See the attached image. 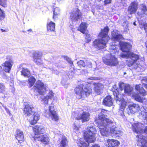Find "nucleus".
Instances as JSON below:
<instances>
[{
	"label": "nucleus",
	"mask_w": 147,
	"mask_h": 147,
	"mask_svg": "<svg viewBox=\"0 0 147 147\" xmlns=\"http://www.w3.org/2000/svg\"><path fill=\"white\" fill-rule=\"evenodd\" d=\"M108 110L102 109L100 113L97 117L94 118V121L97 126L99 129L101 135L103 136H107L110 132L112 134H118L114 128H112L111 126L113 124V121L109 118L105 117L104 114L107 113Z\"/></svg>",
	"instance_id": "1"
},
{
	"label": "nucleus",
	"mask_w": 147,
	"mask_h": 147,
	"mask_svg": "<svg viewBox=\"0 0 147 147\" xmlns=\"http://www.w3.org/2000/svg\"><path fill=\"white\" fill-rule=\"evenodd\" d=\"M97 131L96 128L93 126L88 127L83 133L84 138L86 142L80 140L78 141V145L80 147H88L89 143H94L96 139Z\"/></svg>",
	"instance_id": "2"
},
{
	"label": "nucleus",
	"mask_w": 147,
	"mask_h": 147,
	"mask_svg": "<svg viewBox=\"0 0 147 147\" xmlns=\"http://www.w3.org/2000/svg\"><path fill=\"white\" fill-rule=\"evenodd\" d=\"M34 135L33 138L36 142H39L46 146L49 144L50 138L47 134H44L46 129L41 125H36L32 127Z\"/></svg>",
	"instance_id": "3"
},
{
	"label": "nucleus",
	"mask_w": 147,
	"mask_h": 147,
	"mask_svg": "<svg viewBox=\"0 0 147 147\" xmlns=\"http://www.w3.org/2000/svg\"><path fill=\"white\" fill-rule=\"evenodd\" d=\"M109 31V28L108 26L101 29L98 35V38L96 39L93 42V45L99 50L104 49L107 47L110 38L108 34Z\"/></svg>",
	"instance_id": "4"
},
{
	"label": "nucleus",
	"mask_w": 147,
	"mask_h": 147,
	"mask_svg": "<svg viewBox=\"0 0 147 147\" xmlns=\"http://www.w3.org/2000/svg\"><path fill=\"white\" fill-rule=\"evenodd\" d=\"M74 91L76 98L80 99L84 96L87 97L92 92V87L88 84L84 87V85L80 84L74 88Z\"/></svg>",
	"instance_id": "5"
},
{
	"label": "nucleus",
	"mask_w": 147,
	"mask_h": 147,
	"mask_svg": "<svg viewBox=\"0 0 147 147\" xmlns=\"http://www.w3.org/2000/svg\"><path fill=\"white\" fill-rule=\"evenodd\" d=\"M83 111V110L81 109L74 112L72 113L71 117L76 120H81L82 123L88 121L89 120L90 114L88 112Z\"/></svg>",
	"instance_id": "6"
},
{
	"label": "nucleus",
	"mask_w": 147,
	"mask_h": 147,
	"mask_svg": "<svg viewBox=\"0 0 147 147\" xmlns=\"http://www.w3.org/2000/svg\"><path fill=\"white\" fill-rule=\"evenodd\" d=\"M103 61L105 64L111 66H116L119 64L117 58L111 54H109L107 57H103Z\"/></svg>",
	"instance_id": "7"
},
{
	"label": "nucleus",
	"mask_w": 147,
	"mask_h": 147,
	"mask_svg": "<svg viewBox=\"0 0 147 147\" xmlns=\"http://www.w3.org/2000/svg\"><path fill=\"white\" fill-rule=\"evenodd\" d=\"M33 88L34 91H36L40 95H43L46 93V87L44 83L40 80H38Z\"/></svg>",
	"instance_id": "8"
},
{
	"label": "nucleus",
	"mask_w": 147,
	"mask_h": 147,
	"mask_svg": "<svg viewBox=\"0 0 147 147\" xmlns=\"http://www.w3.org/2000/svg\"><path fill=\"white\" fill-rule=\"evenodd\" d=\"M132 41L129 39V67L135 64L136 61L139 59V56L136 54L130 51L132 46L131 44Z\"/></svg>",
	"instance_id": "9"
},
{
	"label": "nucleus",
	"mask_w": 147,
	"mask_h": 147,
	"mask_svg": "<svg viewBox=\"0 0 147 147\" xmlns=\"http://www.w3.org/2000/svg\"><path fill=\"white\" fill-rule=\"evenodd\" d=\"M70 18L72 22H76L82 20L83 18V14L80 10L77 9L76 11L70 13Z\"/></svg>",
	"instance_id": "10"
},
{
	"label": "nucleus",
	"mask_w": 147,
	"mask_h": 147,
	"mask_svg": "<svg viewBox=\"0 0 147 147\" xmlns=\"http://www.w3.org/2000/svg\"><path fill=\"white\" fill-rule=\"evenodd\" d=\"M119 45L121 50L123 52H125V54H122L120 55V56L123 58H127L129 57V49L128 48V44L125 42L122 41L119 42Z\"/></svg>",
	"instance_id": "11"
},
{
	"label": "nucleus",
	"mask_w": 147,
	"mask_h": 147,
	"mask_svg": "<svg viewBox=\"0 0 147 147\" xmlns=\"http://www.w3.org/2000/svg\"><path fill=\"white\" fill-rule=\"evenodd\" d=\"M136 138L138 146L140 147H147V137L139 133Z\"/></svg>",
	"instance_id": "12"
},
{
	"label": "nucleus",
	"mask_w": 147,
	"mask_h": 147,
	"mask_svg": "<svg viewBox=\"0 0 147 147\" xmlns=\"http://www.w3.org/2000/svg\"><path fill=\"white\" fill-rule=\"evenodd\" d=\"M54 108L53 106L49 107V116L52 121L57 122L59 120V116Z\"/></svg>",
	"instance_id": "13"
},
{
	"label": "nucleus",
	"mask_w": 147,
	"mask_h": 147,
	"mask_svg": "<svg viewBox=\"0 0 147 147\" xmlns=\"http://www.w3.org/2000/svg\"><path fill=\"white\" fill-rule=\"evenodd\" d=\"M34 107L29 104L25 105L23 109L24 115L26 117H29L34 114Z\"/></svg>",
	"instance_id": "14"
},
{
	"label": "nucleus",
	"mask_w": 147,
	"mask_h": 147,
	"mask_svg": "<svg viewBox=\"0 0 147 147\" xmlns=\"http://www.w3.org/2000/svg\"><path fill=\"white\" fill-rule=\"evenodd\" d=\"M42 55V52H35L33 53V61L37 65H39L43 64L42 60L41 59Z\"/></svg>",
	"instance_id": "15"
},
{
	"label": "nucleus",
	"mask_w": 147,
	"mask_h": 147,
	"mask_svg": "<svg viewBox=\"0 0 147 147\" xmlns=\"http://www.w3.org/2000/svg\"><path fill=\"white\" fill-rule=\"evenodd\" d=\"M93 90L94 92L98 95H100L103 90V85L100 83H94Z\"/></svg>",
	"instance_id": "16"
},
{
	"label": "nucleus",
	"mask_w": 147,
	"mask_h": 147,
	"mask_svg": "<svg viewBox=\"0 0 147 147\" xmlns=\"http://www.w3.org/2000/svg\"><path fill=\"white\" fill-rule=\"evenodd\" d=\"M13 62L10 59H9L8 61H5L3 63L2 66L4 67V71L5 72L10 73L13 65Z\"/></svg>",
	"instance_id": "17"
},
{
	"label": "nucleus",
	"mask_w": 147,
	"mask_h": 147,
	"mask_svg": "<svg viewBox=\"0 0 147 147\" xmlns=\"http://www.w3.org/2000/svg\"><path fill=\"white\" fill-rule=\"evenodd\" d=\"M16 138L20 143H22L24 141V136L23 132L19 129H17L15 135Z\"/></svg>",
	"instance_id": "18"
},
{
	"label": "nucleus",
	"mask_w": 147,
	"mask_h": 147,
	"mask_svg": "<svg viewBox=\"0 0 147 147\" xmlns=\"http://www.w3.org/2000/svg\"><path fill=\"white\" fill-rule=\"evenodd\" d=\"M111 39L114 41H119L123 38L121 34L118 33L114 30L111 32Z\"/></svg>",
	"instance_id": "19"
},
{
	"label": "nucleus",
	"mask_w": 147,
	"mask_h": 147,
	"mask_svg": "<svg viewBox=\"0 0 147 147\" xmlns=\"http://www.w3.org/2000/svg\"><path fill=\"white\" fill-rule=\"evenodd\" d=\"M133 89V88L129 86V96H131L136 100L139 102H143L142 98L139 94L134 92L131 93V91Z\"/></svg>",
	"instance_id": "20"
},
{
	"label": "nucleus",
	"mask_w": 147,
	"mask_h": 147,
	"mask_svg": "<svg viewBox=\"0 0 147 147\" xmlns=\"http://www.w3.org/2000/svg\"><path fill=\"white\" fill-rule=\"evenodd\" d=\"M103 105L108 107H111L113 105L112 98L110 95L106 96L103 99Z\"/></svg>",
	"instance_id": "21"
},
{
	"label": "nucleus",
	"mask_w": 147,
	"mask_h": 147,
	"mask_svg": "<svg viewBox=\"0 0 147 147\" xmlns=\"http://www.w3.org/2000/svg\"><path fill=\"white\" fill-rule=\"evenodd\" d=\"M87 25L85 22H82L80 24L77 30L80 31L83 34H85L86 32H88V30H87Z\"/></svg>",
	"instance_id": "22"
},
{
	"label": "nucleus",
	"mask_w": 147,
	"mask_h": 147,
	"mask_svg": "<svg viewBox=\"0 0 147 147\" xmlns=\"http://www.w3.org/2000/svg\"><path fill=\"white\" fill-rule=\"evenodd\" d=\"M55 24L52 21H50L47 24V31L50 32H55Z\"/></svg>",
	"instance_id": "23"
},
{
	"label": "nucleus",
	"mask_w": 147,
	"mask_h": 147,
	"mask_svg": "<svg viewBox=\"0 0 147 147\" xmlns=\"http://www.w3.org/2000/svg\"><path fill=\"white\" fill-rule=\"evenodd\" d=\"M107 142L109 147L117 146L120 144L119 142L117 140L113 139H108L107 140Z\"/></svg>",
	"instance_id": "24"
},
{
	"label": "nucleus",
	"mask_w": 147,
	"mask_h": 147,
	"mask_svg": "<svg viewBox=\"0 0 147 147\" xmlns=\"http://www.w3.org/2000/svg\"><path fill=\"white\" fill-rule=\"evenodd\" d=\"M126 105V102L124 100L121 101L120 106L119 108V113L120 115L123 116H124V111Z\"/></svg>",
	"instance_id": "25"
},
{
	"label": "nucleus",
	"mask_w": 147,
	"mask_h": 147,
	"mask_svg": "<svg viewBox=\"0 0 147 147\" xmlns=\"http://www.w3.org/2000/svg\"><path fill=\"white\" fill-rule=\"evenodd\" d=\"M39 115L38 114L34 113L33 117L32 118H31L29 120L30 124L34 125L36 123L37 121L39 119Z\"/></svg>",
	"instance_id": "26"
},
{
	"label": "nucleus",
	"mask_w": 147,
	"mask_h": 147,
	"mask_svg": "<svg viewBox=\"0 0 147 147\" xmlns=\"http://www.w3.org/2000/svg\"><path fill=\"white\" fill-rule=\"evenodd\" d=\"M5 87L4 84L3 83H0V93L3 94V96H1L0 98L4 99L6 97L7 94L5 92Z\"/></svg>",
	"instance_id": "27"
},
{
	"label": "nucleus",
	"mask_w": 147,
	"mask_h": 147,
	"mask_svg": "<svg viewBox=\"0 0 147 147\" xmlns=\"http://www.w3.org/2000/svg\"><path fill=\"white\" fill-rule=\"evenodd\" d=\"M136 90L141 95L145 96L146 94V91L142 87L141 84L136 85L135 87Z\"/></svg>",
	"instance_id": "28"
},
{
	"label": "nucleus",
	"mask_w": 147,
	"mask_h": 147,
	"mask_svg": "<svg viewBox=\"0 0 147 147\" xmlns=\"http://www.w3.org/2000/svg\"><path fill=\"white\" fill-rule=\"evenodd\" d=\"M119 87L121 90H124L125 94H129V89L127 86H126L125 84L123 82H121L119 84Z\"/></svg>",
	"instance_id": "29"
},
{
	"label": "nucleus",
	"mask_w": 147,
	"mask_h": 147,
	"mask_svg": "<svg viewBox=\"0 0 147 147\" xmlns=\"http://www.w3.org/2000/svg\"><path fill=\"white\" fill-rule=\"evenodd\" d=\"M138 4L135 2H132L130 7L129 6V11L131 13H134L136 11L137 8Z\"/></svg>",
	"instance_id": "30"
},
{
	"label": "nucleus",
	"mask_w": 147,
	"mask_h": 147,
	"mask_svg": "<svg viewBox=\"0 0 147 147\" xmlns=\"http://www.w3.org/2000/svg\"><path fill=\"white\" fill-rule=\"evenodd\" d=\"M138 105L136 104H133L132 105H129V110L131 113H134L136 112L138 109Z\"/></svg>",
	"instance_id": "31"
},
{
	"label": "nucleus",
	"mask_w": 147,
	"mask_h": 147,
	"mask_svg": "<svg viewBox=\"0 0 147 147\" xmlns=\"http://www.w3.org/2000/svg\"><path fill=\"white\" fill-rule=\"evenodd\" d=\"M111 91L113 92L114 96L117 98V99H120L119 96L121 94L119 92L118 88H116L115 86H114L112 88Z\"/></svg>",
	"instance_id": "32"
},
{
	"label": "nucleus",
	"mask_w": 147,
	"mask_h": 147,
	"mask_svg": "<svg viewBox=\"0 0 147 147\" xmlns=\"http://www.w3.org/2000/svg\"><path fill=\"white\" fill-rule=\"evenodd\" d=\"M68 142L67 138L65 137H63L60 143V146L59 147H66L68 146Z\"/></svg>",
	"instance_id": "33"
},
{
	"label": "nucleus",
	"mask_w": 147,
	"mask_h": 147,
	"mask_svg": "<svg viewBox=\"0 0 147 147\" xmlns=\"http://www.w3.org/2000/svg\"><path fill=\"white\" fill-rule=\"evenodd\" d=\"M53 18L55 20L56 18H57L58 16L59 15L60 13V10L58 7L55 8L53 11Z\"/></svg>",
	"instance_id": "34"
},
{
	"label": "nucleus",
	"mask_w": 147,
	"mask_h": 147,
	"mask_svg": "<svg viewBox=\"0 0 147 147\" xmlns=\"http://www.w3.org/2000/svg\"><path fill=\"white\" fill-rule=\"evenodd\" d=\"M36 81V79L33 76H32L28 78V84L29 88H31L33 86Z\"/></svg>",
	"instance_id": "35"
},
{
	"label": "nucleus",
	"mask_w": 147,
	"mask_h": 147,
	"mask_svg": "<svg viewBox=\"0 0 147 147\" xmlns=\"http://www.w3.org/2000/svg\"><path fill=\"white\" fill-rule=\"evenodd\" d=\"M30 73V71L27 68H23L21 71V75L24 77H28Z\"/></svg>",
	"instance_id": "36"
},
{
	"label": "nucleus",
	"mask_w": 147,
	"mask_h": 147,
	"mask_svg": "<svg viewBox=\"0 0 147 147\" xmlns=\"http://www.w3.org/2000/svg\"><path fill=\"white\" fill-rule=\"evenodd\" d=\"M6 15L4 11L0 8V21H3L5 18Z\"/></svg>",
	"instance_id": "37"
},
{
	"label": "nucleus",
	"mask_w": 147,
	"mask_h": 147,
	"mask_svg": "<svg viewBox=\"0 0 147 147\" xmlns=\"http://www.w3.org/2000/svg\"><path fill=\"white\" fill-rule=\"evenodd\" d=\"M0 5L4 8L7 7V0H0Z\"/></svg>",
	"instance_id": "38"
},
{
	"label": "nucleus",
	"mask_w": 147,
	"mask_h": 147,
	"mask_svg": "<svg viewBox=\"0 0 147 147\" xmlns=\"http://www.w3.org/2000/svg\"><path fill=\"white\" fill-rule=\"evenodd\" d=\"M141 12L144 14L147 15V6L142 4L141 5Z\"/></svg>",
	"instance_id": "39"
},
{
	"label": "nucleus",
	"mask_w": 147,
	"mask_h": 147,
	"mask_svg": "<svg viewBox=\"0 0 147 147\" xmlns=\"http://www.w3.org/2000/svg\"><path fill=\"white\" fill-rule=\"evenodd\" d=\"M62 57L64 58L66 60L68 63L70 64L71 66L73 65V61H71L70 59L68 56H67L63 55L62 56Z\"/></svg>",
	"instance_id": "40"
},
{
	"label": "nucleus",
	"mask_w": 147,
	"mask_h": 147,
	"mask_svg": "<svg viewBox=\"0 0 147 147\" xmlns=\"http://www.w3.org/2000/svg\"><path fill=\"white\" fill-rule=\"evenodd\" d=\"M141 81L142 83L144 85V87L147 89V84H145V83H147V77H145L143 78Z\"/></svg>",
	"instance_id": "41"
},
{
	"label": "nucleus",
	"mask_w": 147,
	"mask_h": 147,
	"mask_svg": "<svg viewBox=\"0 0 147 147\" xmlns=\"http://www.w3.org/2000/svg\"><path fill=\"white\" fill-rule=\"evenodd\" d=\"M85 34L86 35L85 38L86 40V43H88L91 40V38L90 37V35L89 34L86 33V32Z\"/></svg>",
	"instance_id": "42"
},
{
	"label": "nucleus",
	"mask_w": 147,
	"mask_h": 147,
	"mask_svg": "<svg viewBox=\"0 0 147 147\" xmlns=\"http://www.w3.org/2000/svg\"><path fill=\"white\" fill-rule=\"evenodd\" d=\"M49 99L48 98L47 96H44L43 98H42L41 101L45 104L48 105V101Z\"/></svg>",
	"instance_id": "43"
},
{
	"label": "nucleus",
	"mask_w": 147,
	"mask_h": 147,
	"mask_svg": "<svg viewBox=\"0 0 147 147\" xmlns=\"http://www.w3.org/2000/svg\"><path fill=\"white\" fill-rule=\"evenodd\" d=\"M47 96L49 99H51L54 97V93L52 90H50L48 93V95Z\"/></svg>",
	"instance_id": "44"
},
{
	"label": "nucleus",
	"mask_w": 147,
	"mask_h": 147,
	"mask_svg": "<svg viewBox=\"0 0 147 147\" xmlns=\"http://www.w3.org/2000/svg\"><path fill=\"white\" fill-rule=\"evenodd\" d=\"M77 63L78 66H80V67H84L86 65L84 61L83 60H80Z\"/></svg>",
	"instance_id": "45"
},
{
	"label": "nucleus",
	"mask_w": 147,
	"mask_h": 147,
	"mask_svg": "<svg viewBox=\"0 0 147 147\" xmlns=\"http://www.w3.org/2000/svg\"><path fill=\"white\" fill-rule=\"evenodd\" d=\"M104 2V5H106L108 4L111 3V0H105Z\"/></svg>",
	"instance_id": "46"
},
{
	"label": "nucleus",
	"mask_w": 147,
	"mask_h": 147,
	"mask_svg": "<svg viewBox=\"0 0 147 147\" xmlns=\"http://www.w3.org/2000/svg\"><path fill=\"white\" fill-rule=\"evenodd\" d=\"M3 107L5 109L7 113H8L10 116L11 115V114L9 110L7 108L6 106H3Z\"/></svg>",
	"instance_id": "47"
},
{
	"label": "nucleus",
	"mask_w": 147,
	"mask_h": 147,
	"mask_svg": "<svg viewBox=\"0 0 147 147\" xmlns=\"http://www.w3.org/2000/svg\"><path fill=\"white\" fill-rule=\"evenodd\" d=\"M141 28L142 29L143 28H144V30L145 32H147V24H145L143 26V27L142 26V27H141Z\"/></svg>",
	"instance_id": "48"
},
{
	"label": "nucleus",
	"mask_w": 147,
	"mask_h": 147,
	"mask_svg": "<svg viewBox=\"0 0 147 147\" xmlns=\"http://www.w3.org/2000/svg\"><path fill=\"white\" fill-rule=\"evenodd\" d=\"M91 147H100V146L99 145L96 144L92 145Z\"/></svg>",
	"instance_id": "49"
},
{
	"label": "nucleus",
	"mask_w": 147,
	"mask_h": 147,
	"mask_svg": "<svg viewBox=\"0 0 147 147\" xmlns=\"http://www.w3.org/2000/svg\"><path fill=\"white\" fill-rule=\"evenodd\" d=\"M89 79L91 80H96V78L94 77H91L90 78H89Z\"/></svg>",
	"instance_id": "50"
},
{
	"label": "nucleus",
	"mask_w": 147,
	"mask_h": 147,
	"mask_svg": "<svg viewBox=\"0 0 147 147\" xmlns=\"http://www.w3.org/2000/svg\"><path fill=\"white\" fill-rule=\"evenodd\" d=\"M0 30L2 32H6L7 31L6 30L3 29H1Z\"/></svg>",
	"instance_id": "51"
},
{
	"label": "nucleus",
	"mask_w": 147,
	"mask_h": 147,
	"mask_svg": "<svg viewBox=\"0 0 147 147\" xmlns=\"http://www.w3.org/2000/svg\"><path fill=\"white\" fill-rule=\"evenodd\" d=\"M115 47V48H114V47L111 48V49L112 50H113L114 51H115V50L116 51V47Z\"/></svg>",
	"instance_id": "52"
},
{
	"label": "nucleus",
	"mask_w": 147,
	"mask_h": 147,
	"mask_svg": "<svg viewBox=\"0 0 147 147\" xmlns=\"http://www.w3.org/2000/svg\"><path fill=\"white\" fill-rule=\"evenodd\" d=\"M2 70V67L1 66H0V74H1Z\"/></svg>",
	"instance_id": "53"
},
{
	"label": "nucleus",
	"mask_w": 147,
	"mask_h": 147,
	"mask_svg": "<svg viewBox=\"0 0 147 147\" xmlns=\"http://www.w3.org/2000/svg\"><path fill=\"white\" fill-rule=\"evenodd\" d=\"M29 32H32V29H30L27 30Z\"/></svg>",
	"instance_id": "54"
},
{
	"label": "nucleus",
	"mask_w": 147,
	"mask_h": 147,
	"mask_svg": "<svg viewBox=\"0 0 147 147\" xmlns=\"http://www.w3.org/2000/svg\"><path fill=\"white\" fill-rule=\"evenodd\" d=\"M133 24H134V25H135V26L136 25V24L135 22H134L133 23Z\"/></svg>",
	"instance_id": "55"
},
{
	"label": "nucleus",
	"mask_w": 147,
	"mask_h": 147,
	"mask_svg": "<svg viewBox=\"0 0 147 147\" xmlns=\"http://www.w3.org/2000/svg\"><path fill=\"white\" fill-rule=\"evenodd\" d=\"M98 2H100V1H102V0H97Z\"/></svg>",
	"instance_id": "56"
},
{
	"label": "nucleus",
	"mask_w": 147,
	"mask_h": 147,
	"mask_svg": "<svg viewBox=\"0 0 147 147\" xmlns=\"http://www.w3.org/2000/svg\"><path fill=\"white\" fill-rule=\"evenodd\" d=\"M22 32H26V31H23H23H22Z\"/></svg>",
	"instance_id": "57"
},
{
	"label": "nucleus",
	"mask_w": 147,
	"mask_h": 147,
	"mask_svg": "<svg viewBox=\"0 0 147 147\" xmlns=\"http://www.w3.org/2000/svg\"><path fill=\"white\" fill-rule=\"evenodd\" d=\"M145 102L146 103H147V101H145Z\"/></svg>",
	"instance_id": "58"
}]
</instances>
